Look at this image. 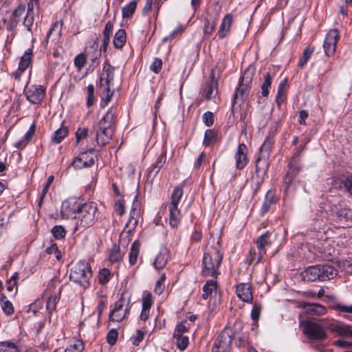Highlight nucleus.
Here are the masks:
<instances>
[{"label": "nucleus", "mask_w": 352, "mask_h": 352, "mask_svg": "<svg viewBox=\"0 0 352 352\" xmlns=\"http://www.w3.org/2000/svg\"><path fill=\"white\" fill-rule=\"evenodd\" d=\"M98 207L95 202L81 203L75 198L65 200L61 206L60 215L63 219L75 220L74 231L84 230L96 222Z\"/></svg>", "instance_id": "obj_1"}, {"label": "nucleus", "mask_w": 352, "mask_h": 352, "mask_svg": "<svg viewBox=\"0 0 352 352\" xmlns=\"http://www.w3.org/2000/svg\"><path fill=\"white\" fill-rule=\"evenodd\" d=\"M116 113L112 109L94 126V138L98 146L106 145L112 138L113 126L116 122Z\"/></svg>", "instance_id": "obj_2"}, {"label": "nucleus", "mask_w": 352, "mask_h": 352, "mask_svg": "<svg viewBox=\"0 0 352 352\" xmlns=\"http://www.w3.org/2000/svg\"><path fill=\"white\" fill-rule=\"evenodd\" d=\"M223 254L220 252L219 242L206 246L203 258V270L204 276H216L218 274L219 267L221 263Z\"/></svg>", "instance_id": "obj_3"}, {"label": "nucleus", "mask_w": 352, "mask_h": 352, "mask_svg": "<svg viewBox=\"0 0 352 352\" xmlns=\"http://www.w3.org/2000/svg\"><path fill=\"white\" fill-rule=\"evenodd\" d=\"M92 271L89 264L85 261L78 262L71 270L69 278L72 281L87 288L90 285Z\"/></svg>", "instance_id": "obj_4"}, {"label": "nucleus", "mask_w": 352, "mask_h": 352, "mask_svg": "<svg viewBox=\"0 0 352 352\" xmlns=\"http://www.w3.org/2000/svg\"><path fill=\"white\" fill-rule=\"evenodd\" d=\"M321 322L323 323V325L316 321L305 320L300 322V327L302 328L303 334L309 339L322 341L327 338L328 335L324 329L326 327L324 322Z\"/></svg>", "instance_id": "obj_5"}, {"label": "nucleus", "mask_w": 352, "mask_h": 352, "mask_svg": "<svg viewBox=\"0 0 352 352\" xmlns=\"http://www.w3.org/2000/svg\"><path fill=\"white\" fill-rule=\"evenodd\" d=\"M183 196V190L180 186H176L170 197V203L168 205V220L171 228H177L181 222L182 214L178 208V204Z\"/></svg>", "instance_id": "obj_6"}, {"label": "nucleus", "mask_w": 352, "mask_h": 352, "mask_svg": "<svg viewBox=\"0 0 352 352\" xmlns=\"http://www.w3.org/2000/svg\"><path fill=\"white\" fill-rule=\"evenodd\" d=\"M274 140L272 138H267L260 149V154L256 160V172L258 174L264 175L266 174L269 167L267 159L270 156V151L273 146Z\"/></svg>", "instance_id": "obj_7"}, {"label": "nucleus", "mask_w": 352, "mask_h": 352, "mask_svg": "<svg viewBox=\"0 0 352 352\" xmlns=\"http://www.w3.org/2000/svg\"><path fill=\"white\" fill-rule=\"evenodd\" d=\"M253 73L249 69L244 72L243 76L240 78L239 86L237 88L233 103L236 104L238 102L241 104L245 98L248 95L250 90V82L252 81Z\"/></svg>", "instance_id": "obj_8"}, {"label": "nucleus", "mask_w": 352, "mask_h": 352, "mask_svg": "<svg viewBox=\"0 0 352 352\" xmlns=\"http://www.w3.org/2000/svg\"><path fill=\"white\" fill-rule=\"evenodd\" d=\"M270 235V234L267 231L257 239L256 243L258 252L256 253L254 250H252V248L250 249V254L248 258L250 263H258L260 262L263 255L265 254V248L271 245V242L269 239Z\"/></svg>", "instance_id": "obj_9"}, {"label": "nucleus", "mask_w": 352, "mask_h": 352, "mask_svg": "<svg viewBox=\"0 0 352 352\" xmlns=\"http://www.w3.org/2000/svg\"><path fill=\"white\" fill-rule=\"evenodd\" d=\"M320 321L324 322L326 328L339 336L352 338V327L342 322L322 319Z\"/></svg>", "instance_id": "obj_10"}, {"label": "nucleus", "mask_w": 352, "mask_h": 352, "mask_svg": "<svg viewBox=\"0 0 352 352\" xmlns=\"http://www.w3.org/2000/svg\"><path fill=\"white\" fill-rule=\"evenodd\" d=\"M129 311L128 304L123 298H120L114 303L113 308L109 313V320L112 322H121Z\"/></svg>", "instance_id": "obj_11"}, {"label": "nucleus", "mask_w": 352, "mask_h": 352, "mask_svg": "<svg viewBox=\"0 0 352 352\" xmlns=\"http://www.w3.org/2000/svg\"><path fill=\"white\" fill-rule=\"evenodd\" d=\"M45 88L40 85H33L27 87L25 95L27 100L34 104H39L45 96Z\"/></svg>", "instance_id": "obj_12"}, {"label": "nucleus", "mask_w": 352, "mask_h": 352, "mask_svg": "<svg viewBox=\"0 0 352 352\" xmlns=\"http://www.w3.org/2000/svg\"><path fill=\"white\" fill-rule=\"evenodd\" d=\"M338 39L339 34L337 30H331L328 32L323 44L326 55L331 56L334 54Z\"/></svg>", "instance_id": "obj_13"}, {"label": "nucleus", "mask_w": 352, "mask_h": 352, "mask_svg": "<svg viewBox=\"0 0 352 352\" xmlns=\"http://www.w3.org/2000/svg\"><path fill=\"white\" fill-rule=\"evenodd\" d=\"M113 80V74L109 69L106 71V73H102L100 76V90L103 94H106L105 97L107 101L111 99L113 94L110 89V85Z\"/></svg>", "instance_id": "obj_14"}, {"label": "nucleus", "mask_w": 352, "mask_h": 352, "mask_svg": "<svg viewBox=\"0 0 352 352\" xmlns=\"http://www.w3.org/2000/svg\"><path fill=\"white\" fill-rule=\"evenodd\" d=\"M232 339L226 333H220L215 342L212 352H230Z\"/></svg>", "instance_id": "obj_15"}, {"label": "nucleus", "mask_w": 352, "mask_h": 352, "mask_svg": "<svg viewBox=\"0 0 352 352\" xmlns=\"http://www.w3.org/2000/svg\"><path fill=\"white\" fill-rule=\"evenodd\" d=\"M237 296L243 302L252 303L253 301L252 287L250 283H240L236 287Z\"/></svg>", "instance_id": "obj_16"}, {"label": "nucleus", "mask_w": 352, "mask_h": 352, "mask_svg": "<svg viewBox=\"0 0 352 352\" xmlns=\"http://www.w3.org/2000/svg\"><path fill=\"white\" fill-rule=\"evenodd\" d=\"M247 153L248 148L246 145L243 143L240 144L234 155L236 168L237 169L241 170L247 165L248 162Z\"/></svg>", "instance_id": "obj_17"}, {"label": "nucleus", "mask_w": 352, "mask_h": 352, "mask_svg": "<svg viewBox=\"0 0 352 352\" xmlns=\"http://www.w3.org/2000/svg\"><path fill=\"white\" fill-rule=\"evenodd\" d=\"M336 217V220L340 223H346L352 221V211L341 204L335 206L333 209Z\"/></svg>", "instance_id": "obj_18"}, {"label": "nucleus", "mask_w": 352, "mask_h": 352, "mask_svg": "<svg viewBox=\"0 0 352 352\" xmlns=\"http://www.w3.org/2000/svg\"><path fill=\"white\" fill-rule=\"evenodd\" d=\"M300 307L305 310L307 314L311 316H322L327 311L324 306L318 303H302Z\"/></svg>", "instance_id": "obj_19"}, {"label": "nucleus", "mask_w": 352, "mask_h": 352, "mask_svg": "<svg viewBox=\"0 0 352 352\" xmlns=\"http://www.w3.org/2000/svg\"><path fill=\"white\" fill-rule=\"evenodd\" d=\"M233 22V16L229 13L225 15L218 31L219 38H223L230 32L231 25Z\"/></svg>", "instance_id": "obj_20"}, {"label": "nucleus", "mask_w": 352, "mask_h": 352, "mask_svg": "<svg viewBox=\"0 0 352 352\" xmlns=\"http://www.w3.org/2000/svg\"><path fill=\"white\" fill-rule=\"evenodd\" d=\"M168 258V250L165 248L161 249L158 254L156 256L153 262V265L155 268L157 270L163 269L166 266Z\"/></svg>", "instance_id": "obj_21"}, {"label": "nucleus", "mask_w": 352, "mask_h": 352, "mask_svg": "<svg viewBox=\"0 0 352 352\" xmlns=\"http://www.w3.org/2000/svg\"><path fill=\"white\" fill-rule=\"evenodd\" d=\"M277 201V199L276 197V192L273 190H269L265 197L264 201L261 206V213L265 214L267 213L270 209L272 205L276 204Z\"/></svg>", "instance_id": "obj_22"}, {"label": "nucleus", "mask_w": 352, "mask_h": 352, "mask_svg": "<svg viewBox=\"0 0 352 352\" xmlns=\"http://www.w3.org/2000/svg\"><path fill=\"white\" fill-rule=\"evenodd\" d=\"M320 265L311 266L303 272L304 278L309 281L320 280Z\"/></svg>", "instance_id": "obj_23"}, {"label": "nucleus", "mask_w": 352, "mask_h": 352, "mask_svg": "<svg viewBox=\"0 0 352 352\" xmlns=\"http://www.w3.org/2000/svg\"><path fill=\"white\" fill-rule=\"evenodd\" d=\"M320 268L321 274V281L332 279L338 274L337 270L331 265H320Z\"/></svg>", "instance_id": "obj_24"}, {"label": "nucleus", "mask_w": 352, "mask_h": 352, "mask_svg": "<svg viewBox=\"0 0 352 352\" xmlns=\"http://www.w3.org/2000/svg\"><path fill=\"white\" fill-rule=\"evenodd\" d=\"M60 295V287H58L57 290L53 291V293H50L47 295L48 297L46 309L49 313H52L56 309V303L59 299Z\"/></svg>", "instance_id": "obj_25"}, {"label": "nucleus", "mask_w": 352, "mask_h": 352, "mask_svg": "<svg viewBox=\"0 0 352 352\" xmlns=\"http://www.w3.org/2000/svg\"><path fill=\"white\" fill-rule=\"evenodd\" d=\"M85 153H82L80 156L76 157L72 166L76 169H80L85 167H89L94 164V160L91 157L89 160H85Z\"/></svg>", "instance_id": "obj_26"}, {"label": "nucleus", "mask_w": 352, "mask_h": 352, "mask_svg": "<svg viewBox=\"0 0 352 352\" xmlns=\"http://www.w3.org/2000/svg\"><path fill=\"white\" fill-rule=\"evenodd\" d=\"M32 50L28 49L24 54L21 57L19 63V70L21 72H24L32 63Z\"/></svg>", "instance_id": "obj_27"}, {"label": "nucleus", "mask_w": 352, "mask_h": 352, "mask_svg": "<svg viewBox=\"0 0 352 352\" xmlns=\"http://www.w3.org/2000/svg\"><path fill=\"white\" fill-rule=\"evenodd\" d=\"M126 36L125 30L123 29L118 30L113 37V43L114 47L117 49H121L126 43Z\"/></svg>", "instance_id": "obj_28"}, {"label": "nucleus", "mask_w": 352, "mask_h": 352, "mask_svg": "<svg viewBox=\"0 0 352 352\" xmlns=\"http://www.w3.org/2000/svg\"><path fill=\"white\" fill-rule=\"evenodd\" d=\"M0 305L3 311L7 316H11L14 311L12 303L8 300L4 294H1L0 298Z\"/></svg>", "instance_id": "obj_29"}, {"label": "nucleus", "mask_w": 352, "mask_h": 352, "mask_svg": "<svg viewBox=\"0 0 352 352\" xmlns=\"http://www.w3.org/2000/svg\"><path fill=\"white\" fill-rule=\"evenodd\" d=\"M217 82L214 80H211L208 83L205 91V98L209 100L214 98L217 94Z\"/></svg>", "instance_id": "obj_30"}, {"label": "nucleus", "mask_w": 352, "mask_h": 352, "mask_svg": "<svg viewBox=\"0 0 352 352\" xmlns=\"http://www.w3.org/2000/svg\"><path fill=\"white\" fill-rule=\"evenodd\" d=\"M300 170V167L299 165H292V163H289V170L285 179V184H291L293 179L297 175Z\"/></svg>", "instance_id": "obj_31"}, {"label": "nucleus", "mask_w": 352, "mask_h": 352, "mask_svg": "<svg viewBox=\"0 0 352 352\" xmlns=\"http://www.w3.org/2000/svg\"><path fill=\"white\" fill-rule=\"evenodd\" d=\"M140 244L135 241L133 243L129 252V263L134 265L137 262L138 256L140 252Z\"/></svg>", "instance_id": "obj_32"}, {"label": "nucleus", "mask_w": 352, "mask_h": 352, "mask_svg": "<svg viewBox=\"0 0 352 352\" xmlns=\"http://www.w3.org/2000/svg\"><path fill=\"white\" fill-rule=\"evenodd\" d=\"M0 352H20L17 345L12 341L0 342Z\"/></svg>", "instance_id": "obj_33"}, {"label": "nucleus", "mask_w": 352, "mask_h": 352, "mask_svg": "<svg viewBox=\"0 0 352 352\" xmlns=\"http://www.w3.org/2000/svg\"><path fill=\"white\" fill-rule=\"evenodd\" d=\"M286 97V81H283L279 84L276 101L280 106L285 100Z\"/></svg>", "instance_id": "obj_34"}, {"label": "nucleus", "mask_w": 352, "mask_h": 352, "mask_svg": "<svg viewBox=\"0 0 352 352\" xmlns=\"http://www.w3.org/2000/svg\"><path fill=\"white\" fill-rule=\"evenodd\" d=\"M217 288V283L213 280H210L206 282L203 287V295L204 299H207L208 297L211 295L212 292Z\"/></svg>", "instance_id": "obj_35"}, {"label": "nucleus", "mask_w": 352, "mask_h": 352, "mask_svg": "<svg viewBox=\"0 0 352 352\" xmlns=\"http://www.w3.org/2000/svg\"><path fill=\"white\" fill-rule=\"evenodd\" d=\"M68 134V129L67 127H60L57 129L52 138V140L54 143H60Z\"/></svg>", "instance_id": "obj_36"}, {"label": "nucleus", "mask_w": 352, "mask_h": 352, "mask_svg": "<svg viewBox=\"0 0 352 352\" xmlns=\"http://www.w3.org/2000/svg\"><path fill=\"white\" fill-rule=\"evenodd\" d=\"M153 303V298L152 294L148 291H144L142 297V309H151Z\"/></svg>", "instance_id": "obj_37"}, {"label": "nucleus", "mask_w": 352, "mask_h": 352, "mask_svg": "<svg viewBox=\"0 0 352 352\" xmlns=\"http://www.w3.org/2000/svg\"><path fill=\"white\" fill-rule=\"evenodd\" d=\"M314 51V47H307L305 49L302 57L299 60L298 66L302 67L307 62L309 58L311 57L312 53Z\"/></svg>", "instance_id": "obj_38"}, {"label": "nucleus", "mask_w": 352, "mask_h": 352, "mask_svg": "<svg viewBox=\"0 0 352 352\" xmlns=\"http://www.w3.org/2000/svg\"><path fill=\"white\" fill-rule=\"evenodd\" d=\"M84 344L81 340H76L71 343L66 349L65 352H82Z\"/></svg>", "instance_id": "obj_39"}, {"label": "nucleus", "mask_w": 352, "mask_h": 352, "mask_svg": "<svg viewBox=\"0 0 352 352\" xmlns=\"http://www.w3.org/2000/svg\"><path fill=\"white\" fill-rule=\"evenodd\" d=\"M272 77L270 73H267L264 76V82L261 86L262 96L265 97L269 94V88L272 85Z\"/></svg>", "instance_id": "obj_40"}, {"label": "nucleus", "mask_w": 352, "mask_h": 352, "mask_svg": "<svg viewBox=\"0 0 352 352\" xmlns=\"http://www.w3.org/2000/svg\"><path fill=\"white\" fill-rule=\"evenodd\" d=\"M122 255L123 254L121 253L120 248L114 244L111 250L109 260L111 262H118L122 258Z\"/></svg>", "instance_id": "obj_41"}, {"label": "nucleus", "mask_w": 352, "mask_h": 352, "mask_svg": "<svg viewBox=\"0 0 352 352\" xmlns=\"http://www.w3.org/2000/svg\"><path fill=\"white\" fill-rule=\"evenodd\" d=\"M136 2L135 1H131L127 5H126L122 10V16L124 18H129L132 16V14L134 13L135 8H136Z\"/></svg>", "instance_id": "obj_42"}, {"label": "nucleus", "mask_w": 352, "mask_h": 352, "mask_svg": "<svg viewBox=\"0 0 352 352\" xmlns=\"http://www.w3.org/2000/svg\"><path fill=\"white\" fill-rule=\"evenodd\" d=\"M166 280V275L165 274H162L159 280H157L155 288H154V292L157 294L160 295L163 293L164 289H165V284L164 281Z\"/></svg>", "instance_id": "obj_43"}, {"label": "nucleus", "mask_w": 352, "mask_h": 352, "mask_svg": "<svg viewBox=\"0 0 352 352\" xmlns=\"http://www.w3.org/2000/svg\"><path fill=\"white\" fill-rule=\"evenodd\" d=\"M110 276V270L107 268H103L100 270L98 273V281L101 285H105L109 280Z\"/></svg>", "instance_id": "obj_44"}, {"label": "nucleus", "mask_w": 352, "mask_h": 352, "mask_svg": "<svg viewBox=\"0 0 352 352\" xmlns=\"http://www.w3.org/2000/svg\"><path fill=\"white\" fill-rule=\"evenodd\" d=\"M177 340L176 345L180 351H184L188 345V338L186 336H174Z\"/></svg>", "instance_id": "obj_45"}, {"label": "nucleus", "mask_w": 352, "mask_h": 352, "mask_svg": "<svg viewBox=\"0 0 352 352\" xmlns=\"http://www.w3.org/2000/svg\"><path fill=\"white\" fill-rule=\"evenodd\" d=\"M216 133L212 129H208L205 132L204 144L206 146H210L216 139Z\"/></svg>", "instance_id": "obj_46"}, {"label": "nucleus", "mask_w": 352, "mask_h": 352, "mask_svg": "<svg viewBox=\"0 0 352 352\" xmlns=\"http://www.w3.org/2000/svg\"><path fill=\"white\" fill-rule=\"evenodd\" d=\"M52 233L56 239H62L65 236L66 232L63 226H55L52 229Z\"/></svg>", "instance_id": "obj_47"}, {"label": "nucleus", "mask_w": 352, "mask_h": 352, "mask_svg": "<svg viewBox=\"0 0 352 352\" xmlns=\"http://www.w3.org/2000/svg\"><path fill=\"white\" fill-rule=\"evenodd\" d=\"M86 55L84 53L78 54L74 58V65L80 70L86 63Z\"/></svg>", "instance_id": "obj_48"}, {"label": "nucleus", "mask_w": 352, "mask_h": 352, "mask_svg": "<svg viewBox=\"0 0 352 352\" xmlns=\"http://www.w3.org/2000/svg\"><path fill=\"white\" fill-rule=\"evenodd\" d=\"M94 103V86L89 85L87 87V106L88 107L93 105Z\"/></svg>", "instance_id": "obj_49"}, {"label": "nucleus", "mask_w": 352, "mask_h": 352, "mask_svg": "<svg viewBox=\"0 0 352 352\" xmlns=\"http://www.w3.org/2000/svg\"><path fill=\"white\" fill-rule=\"evenodd\" d=\"M58 287H62L60 285V283L57 279H52L48 283L47 288L45 291V294L48 295L50 293H53V291H56Z\"/></svg>", "instance_id": "obj_50"}, {"label": "nucleus", "mask_w": 352, "mask_h": 352, "mask_svg": "<svg viewBox=\"0 0 352 352\" xmlns=\"http://www.w3.org/2000/svg\"><path fill=\"white\" fill-rule=\"evenodd\" d=\"M162 66V61L160 58H155L150 66V69L155 74H158L161 69Z\"/></svg>", "instance_id": "obj_51"}, {"label": "nucleus", "mask_w": 352, "mask_h": 352, "mask_svg": "<svg viewBox=\"0 0 352 352\" xmlns=\"http://www.w3.org/2000/svg\"><path fill=\"white\" fill-rule=\"evenodd\" d=\"M118 340V332L116 329H111L109 331L107 336V342L110 345H113L116 344V341Z\"/></svg>", "instance_id": "obj_52"}, {"label": "nucleus", "mask_w": 352, "mask_h": 352, "mask_svg": "<svg viewBox=\"0 0 352 352\" xmlns=\"http://www.w3.org/2000/svg\"><path fill=\"white\" fill-rule=\"evenodd\" d=\"M88 135V129L87 128H78L76 132V142L78 143L81 140L85 139Z\"/></svg>", "instance_id": "obj_53"}, {"label": "nucleus", "mask_w": 352, "mask_h": 352, "mask_svg": "<svg viewBox=\"0 0 352 352\" xmlns=\"http://www.w3.org/2000/svg\"><path fill=\"white\" fill-rule=\"evenodd\" d=\"M203 122L204 123L208 126H210L213 124L214 122V116L213 113L210 111H207L203 115Z\"/></svg>", "instance_id": "obj_54"}, {"label": "nucleus", "mask_w": 352, "mask_h": 352, "mask_svg": "<svg viewBox=\"0 0 352 352\" xmlns=\"http://www.w3.org/2000/svg\"><path fill=\"white\" fill-rule=\"evenodd\" d=\"M261 311V305L258 304H254L253 305L252 311H251V317L252 319L254 321H257L259 318V316Z\"/></svg>", "instance_id": "obj_55"}, {"label": "nucleus", "mask_w": 352, "mask_h": 352, "mask_svg": "<svg viewBox=\"0 0 352 352\" xmlns=\"http://www.w3.org/2000/svg\"><path fill=\"white\" fill-rule=\"evenodd\" d=\"M34 23V14L27 13L24 21L23 25L27 28L28 31H31V28Z\"/></svg>", "instance_id": "obj_56"}, {"label": "nucleus", "mask_w": 352, "mask_h": 352, "mask_svg": "<svg viewBox=\"0 0 352 352\" xmlns=\"http://www.w3.org/2000/svg\"><path fill=\"white\" fill-rule=\"evenodd\" d=\"M215 23L206 20L205 22L204 33L206 34H211L215 29Z\"/></svg>", "instance_id": "obj_57"}, {"label": "nucleus", "mask_w": 352, "mask_h": 352, "mask_svg": "<svg viewBox=\"0 0 352 352\" xmlns=\"http://www.w3.org/2000/svg\"><path fill=\"white\" fill-rule=\"evenodd\" d=\"M45 251L48 254H56L57 258L60 257V253L58 251V246L56 243H53L50 247H47Z\"/></svg>", "instance_id": "obj_58"}, {"label": "nucleus", "mask_w": 352, "mask_h": 352, "mask_svg": "<svg viewBox=\"0 0 352 352\" xmlns=\"http://www.w3.org/2000/svg\"><path fill=\"white\" fill-rule=\"evenodd\" d=\"M54 176L53 175H51L48 178H47V180L46 182V184L45 185V186L43 187V190H42V195H41V200L43 199V197L46 195V194L48 192V190H49V188L50 186H51V184H52L53 181H54Z\"/></svg>", "instance_id": "obj_59"}, {"label": "nucleus", "mask_w": 352, "mask_h": 352, "mask_svg": "<svg viewBox=\"0 0 352 352\" xmlns=\"http://www.w3.org/2000/svg\"><path fill=\"white\" fill-rule=\"evenodd\" d=\"M188 331L187 327L184 325V322H181L177 327L175 331L174 336H184V333Z\"/></svg>", "instance_id": "obj_60"}, {"label": "nucleus", "mask_w": 352, "mask_h": 352, "mask_svg": "<svg viewBox=\"0 0 352 352\" xmlns=\"http://www.w3.org/2000/svg\"><path fill=\"white\" fill-rule=\"evenodd\" d=\"M115 210L116 212L119 214L120 216H122L125 212L124 210V206L122 201H118L115 204Z\"/></svg>", "instance_id": "obj_61"}, {"label": "nucleus", "mask_w": 352, "mask_h": 352, "mask_svg": "<svg viewBox=\"0 0 352 352\" xmlns=\"http://www.w3.org/2000/svg\"><path fill=\"white\" fill-rule=\"evenodd\" d=\"M34 8H38V0H29L28 2L27 13L34 14Z\"/></svg>", "instance_id": "obj_62"}, {"label": "nucleus", "mask_w": 352, "mask_h": 352, "mask_svg": "<svg viewBox=\"0 0 352 352\" xmlns=\"http://www.w3.org/2000/svg\"><path fill=\"white\" fill-rule=\"evenodd\" d=\"M335 309L341 312L352 314V305L347 306L342 304H338L335 307Z\"/></svg>", "instance_id": "obj_63"}, {"label": "nucleus", "mask_w": 352, "mask_h": 352, "mask_svg": "<svg viewBox=\"0 0 352 352\" xmlns=\"http://www.w3.org/2000/svg\"><path fill=\"white\" fill-rule=\"evenodd\" d=\"M25 8L24 6H18L13 12V19H18L19 20V18L25 12Z\"/></svg>", "instance_id": "obj_64"}]
</instances>
